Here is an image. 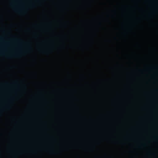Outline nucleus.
I'll return each instance as SVG.
<instances>
[{"label": "nucleus", "instance_id": "39448f33", "mask_svg": "<svg viewBox=\"0 0 158 158\" xmlns=\"http://www.w3.org/2000/svg\"><path fill=\"white\" fill-rule=\"evenodd\" d=\"M2 53L1 52H0V54H2Z\"/></svg>", "mask_w": 158, "mask_h": 158}, {"label": "nucleus", "instance_id": "f257e3e1", "mask_svg": "<svg viewBox=\"0 0 158 158\" xmlns=\"http://www.w3.org/2000/svg\"><path fill=\"white\" fill-rule=\"evenodd\" d=\"M15 41L18 42V43H21L22 42V40H21L18 39H15Z\"/></svg>", "mask_w": 158, "mask_h": 158}, {"label": "nucleus", "instance_id": "20e7f679", "mask_svg": "<svg viewBox=\"0 0 158 158\" xmlns=\"http://www.w3.org/2000/svg\"><path fill=\"white\" fill-rule=\"evenodd\" d=\"M15 10L16 11H17V12H19V11L18 10H16L15 9Z\"/></svg>", "mask_w": 158, "mask_h": 158}, {"label": "nucleus", "instance_id": "f03ea898", "mask_svg": "<svg viewBox=\"0 0 158 158\" xmlns=\"http://www.w3.org/2000/svg\"><path fill=\"white\" fill-rule=\"evenodd\" d=\"M3 40V38L2 37H0V40Z\"/></svg>", "mask_w": 158, "mask_h": 158}, {"label": "nucleus", "instance_id": "7ed1b4c3", "mask_svg": "<svg viewBox=\"0 0 158 158\" xmlns=\"http://www.w3.org/2000/svg\"><path fill=\"white\" fill-rule=\"evenodd\" d=\"M14 56H18V55H17V54H15V55H14Z\"/></svg>", "mask_w": 158, "mask_h": 158}]
</instances>
